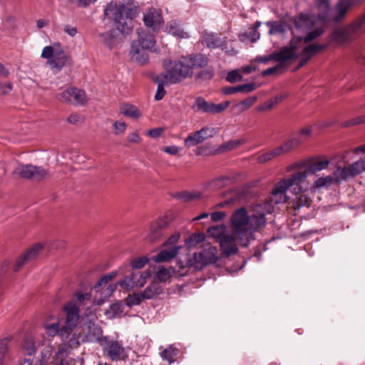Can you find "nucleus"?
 Listing matches in <instances>:
<instances>
[{
    "label": "nucleus",
    "mask_w": 365,
    "mask_h": 365,
    "mask_svg": "<svg viewBox=\"0 0 365 365\" xmlns=\"http://www.w3.org/2000/svg\"><path fill=\"white\" fill-rule=\"evenodd\" d=\"M183 58L190 67V71L194 68H204L208 64V58L201 53L192 54Z\"/></svg>",
    "instance_id": "21"
},
{
    "label": "nucleus",
    "mask_w": 365,
    "mask_h": 365,
    "mask_svg": "<svg viewBox=\"0 0 365 365\" xmlns=\"http://www.w3.org/2000/svg\"><path fill=\"white\" fill-rule=\"evenodd\" d=\"M205 239V235L203 232L193 233L185 240V242L187 247H193L203 242Z\"/></svg>",
    "instance_id": "40"
},
{
    "label": "nucleus",
    "mask_w": 365,
    "mask_h": 365,
    "mask_svg": "<svg viewBox=\"0 0 365 365\" xmlns=\"http://www.w3.org/2000/svg\"><path fill=\"white\" fill-rule=\"evenodd\" d=\"M153 79L158 84L155 99L156 101H160L164 98L166 93L165 86L170 84L166 77L165 76L160 75V73L158 74Z\"/></svg>",
    "instance_id": "28"
},
{
    "label": "nucleus",
    "mask_w": 365,
    "mask_h": 365,
    "mask_svg": "<svg viewBox=\"0 0 365 365\" xmlns=\"http://www.w3.org/2000/svg\"><path fill=\"white\" fill-rule=\"evenodd\" d=\"M75 327L64 324L61 329H59V336L61 340L66 344V341L68 339L71 335L73 334V330Z\"/></svg>",
    "instance_id": "46"
},
{
    "label": "nucleus",
    "mask_w": 365,
    "mask_h": 365,
    "mask_svg": "<svg viewBox=\"0 0 365 365\" xmlns=\"http://www.w3.org/2000/svg\"><path fill=\"white\" fill-rule=\"evenodd\" d=\"M143 22L153 31L160 30L163 24V16L155 9H150L143 16Z\"/></svg>",
    "instance_id": "14"
},
{
    "label": "nucleus",
    "mask_w": 365,
    "mask_h": 365,
    "mask_svg": "<svg viewBox=\"0 0 365 365\" xmlns=\"http://www.w3.org/2000/svg\"><path fill=\"white\" fill-rule=\"evenodd\" d=\"M120 113L125 116L137 119L141 116L139 109L130 104H126L120 109Z\"/></svg>",
    "instance_id": "38"
},
{
    "label": "nucleus",
    "mask_w": 365,
    "mask_h": 365,
    "mask_svg": "<svg viewBox=\"0 0 365 365\" xmlns=\"http://www.w3.org/2000/svg\"><path fill=\"white\" fill-rule=\"evenodd\" d=\"M284 31V26L282 24L278 23H273L271 25V28L269 30V33L273 34H277V33H282Z\"/></svg>",
    "instance_id": "64"
},
{
    "label": "nucleus",
    "mask_w": 365,
    "mask_h": 365,
    "mask_svg": "<svg viewBox=\"0 0 365 365\" xmlns=\"http://www.w3.org/2000/svg\"><path fill=\"white\" fill-rule=\"evenodd\" d=\"M303 190L299 193H293L295 197L292 202V207L294 210H298L303 207H309L312 200L309 196L305 193L308 190V185L307 184V180L302 182Z\"/></svg>",
    "instance_id": "17"
},
{
    "label": "nucleus",
    "mask_w": 365,
    "mask_h": 365,
    "mask_svg": "<svg viewBox=\"0 0 365 365\" xmlns=\"http://www.w3.org/2000/svg\"><path fill=\"white\" fill-rule=\"evenodd\" d=\"M220 246L222 255L226 257L235 254L238 250L235 239L230 234H227L224 237H221V240H220Z\"/></svg>",
    "instance_id": "16"
},
{
    "label": "nucleus",
    "mask_w": 365,
    "mask_h": 365,
    "mask_svg": "<svg viewBox=\"0 0 365 365\" xmlns=\"http://www.w3.org/2000/svg\"><path fill=\"white\" fill-rule=\"evenodd\" d=\"M201 197V193L199 192H189L185 191L181 193L179 196V199L185 201L190 202L196 199H199Z\"/></svg>",
    "instance_id": "48"
},
{
    "label": "nucleus",
    "mask_w": 365,
    "mask_h": 365,
    "mask_svg": "<svg viewBox=\"0 0 365 365\" xmlns=\"http://www.w3.org/2000/svg\"><path fill=\"white\" fill-rule=\"evenodd\" d=\"M356 31L354 26L339 28L334 30L329 36V41L337 46L350 41L352 38L353 32Z\"/></svg>",
    "instance_id": "13"
},
{
    "label": "nucleus",
    "mask_w": 365,
    "mask_h": 365,
    "mask_svg": "<svg viewBox=\"0 0 365 365\" xmlns=\"http://www.w3.org/2000/svg\"><path fill=\"white\" fill-rule=\"evenodd\" d=\"M330 164L327 159L315 160L309 164L304 170H298L296 173H303L307 174V178L310 173H315L325 170Z\"/></svg>",
    "instance_id": "24"
},
{
    "label": "nucleus",
    "mask_w": 365,
    "mask_h": 365,
    "mask_svg": "<svg viewBox=\"0 0 365 365\" xmlns=\"http://www.w3.org/2000/svg\"><path fill=\"white\" fill-rule=\"evenodd\" d=\"M229 105V101L215 104L214 103L207 101L202 97H197L194 101L192 108L196 111L205 113H220L227 108Z\"/></svg>",
    "instance_id": "10"
},
{
    "label": "nucleus",
    "mask_w": 365,
    "mask_h": 365,
    "mask_svg": "<svg viewBox=\"0 0 365 365\" xmlns=\"http://www.w3.org/2000/svg\"><path fill=\"white\" fill-rule=\"evenodd\" d=\"M230 225L240 243L247 247L251 239V216L248 215L245 207H240L233 212Z\"/></svg>",
    "instance_id": "4"
},
{
    "label": "nucleus",
    "mask_w": 365,
    "mask_h": 365,
    "mask_svg": "<svg viewBox=\"0 0 365 365\" xmlns=\"http://www.w3.org/2000/svg\"><path fill=\"white\" fill-rule=\"evenodd\" d=\"M123 312V304L121 302L118 301L110 305L109 308L106 310L105 315L108 319H113L120 317Z\"/></svg>",
    "instance_id": "32"
},
{
    "label": "nucleus",
    "mask_w": 365,
    "mask_h": 365,
    "mask_svg": "<svg viewBox=\"0 0 365 365\" xmlns=\"http://www.w3.org/2000/svg\"><path fill=\"white\" fill-rule=\"evenodd\" d=\"M178 349L174 345H170L160 352L161 358L170 364L175 362V357L178 355Z\"/></svg>",
    "instance_id": "37"
},
{
    "label": "nucleus",
    "mask_w": 365,
    "mask_h": 365,
    "mask_svg": "<svg viewBox=\"0 0 365 365\" xmlns=\"http://www.w3.org/2000/svg\"><path fill=\"white\" fill-rule=\"evenodd\" d=\"M8 349L7 339H0V365H3V360Z\"/></svg>",
    "instance_id": "57"
},
{
    "label": "nucleus",
    "mask_w": 365,
    "mask_h": 365,
    "mask_svg": "<svg viewBox=\"0 0 365 365\" xmlns=\"http://www.w3.org/2000/svg\"><path fill=\"white\" fill-rule=\"evenodd\" d=\"M302 142L298 138H293L284 142L282 145L277 148V150L279 155H284L296 148H297Z\"/></svg>",
    "instance_id": "31"
},
{
    "label": "nucleus",
    "mask_w": 365,
    "mask_h": 365,
    "mask_svg": "<svg viewBox=\"0 0 365 365\" xmlns=\"http://www.w3.org/2000/svg\"><path fill=\"white\" fill-rule=\"evenodd\" d=\"M137 34L138 40H135L132 43H138L140 48L142 47L150 52H158V48L153 35L146 32L143 29H138Z\"/></svg>",
    "instance_id": "12"
},
{
    "label": "nucleus",
    "mask_w": 365,
    "mask_h": 365,
    "mask_svg": "<svg viewBox=\"0 0 365 365\" xmlns=\"http://www.w3.org/2000/svg\"><path fill=\"white\" fill-rule=\"evenodd\" d=\"M63 310L66 313L65 324L76 327L79 320V309L75 303L70 302L64 306Z\"/></svg>",
    "instance_id": "18"
},
{
    "label": "nucleus",
    "mask_w": 365,
    "mask_h": 365,
    "mask_svg": "<svg viewBox=\"0 0 365 365\" xmlns=\"http://www.w3.org/2000/svg\"><path fill=\"white\" fill-rule=\"evenodd\" d=\"M115 31H109L99 34L102 38L103 43L109 48H112L115 42Z\"/></svg>",
    "instance_id": "43"
},
{
    "label": "nucleus",
    "mask_w": 365,
    "mask_h": 365,
    "mask_svg": "<svg viewBox=\"0 0 365 365\" xmlns=\"http://www.w3.org/2000/svg\"><path fill=\"white\" fill-rule=\"evenodd\" d=\"M163 64L165 71L160 74L165 76L170 84L178 83L192 75L183 57L179 61L164 60Z\"/></svg>",
    "instance_id": "5"
},
{
    "label": "nucleus",
    "mask_w": 365,
    "mask_h": 365,
    "mask_svg": "<svg viewBox=\"0 0 365 365\" xmlns=\"http://www.w3.org/2000/svg\"><path fill=\"white\" fill-rule=\"evenodd\" d=\"M251 106V97H249L246 98L245 101H242L240 103H238L236 105V109L239 112H242L245 110L247 108H250Z\"/></svg>",
    "instance_id": "58"
},
{
    "label": "nucleus",
    "mask_w": 365,
    "mask_h": 365,
    "mask_svg": "<svg viewBox=\"0 0 365 365\" xmlns=\"http://www.w3.org/2000/svg\"><path fill=\"white\" fill-rule=\"evenodd\" d=\"M250 73L251 66H246L245 67L229 71L226 76V80L231 83L240 82L243 81V76L245 74H250Z\"/></svg>",
    "instance_id": "23"
},
{
    "label": "nucleus",
    "mask_w": 365,
    "mask_h": 365,
    "mask_svg": "<svg viewBox=\"0 0 365 365\" xmlns=\"http://www.w3.org/2000/svg\"><path fill=\"white\" fill-rule=\"evenodd\" d=\"M74 297L79 304H85L86 302L91 299L92 295L91 292L83 293L81 292H76Z\"/></svg>",
    "instance_id": "53"
},
{
    "label": "nucleus",
    "mask_w": 365,
    "mask_h": 365,
    "mask_svg": "<svg viewBox=\"0 0 365 365\" xmlns=\"http://www.w3.org/2000/svg\"><path fill=\"white\" fill-rule=\"evenodd\" d=\"M41 57L47 59L48 64L55 73L61 71L66 66L68 61L71 60L70 56L66 54L63 50L55 51L51 46H47L43 48Z\"/></svg>",
    "instance_id": "6"
},
{
    "label": "nucleus",
    "mask_w": 365,
    "mask_h": 365,
    "mask_svg": "<svg viewBox=\"0 0 365 365\" xmlns=\"http://www.w3.org/2000/svg\"><path fill=\"white\" fill-rule=\"evenodd\" d=\"M126 128L127 125L123 121H115L113 125L114 133L117 135L123 133Z\"/></svg>",
    "instance_id": "56"
},
{
    "label": "nucleus",
    "mask_w": 365,
    "mask_h": 365,
    "mask_svg": "<svg viewBox=\"0 0 365 365\" xmlns=\"http://www.w3.org/2000/svg\"><path fill=\"white\" fill-rule=\"evenodd\" d=\"M288 96V93L287 92H283L269 101L265 102L262 106L260 108L261 110H265V109H270L274 106L278 104L279 103L282 102L283 100H284Z\"/></svg>",
    "instance_id": "41"
},
{
    "label": "nucleus",
    "mask_w": 365,
    "mask_h": 365,
    "mask_svg": "<svg viewBox=\"0 0 365 365\" xmlns=\"http://www.w3.org/2000/svg\"><path fill=\"white\" fill-rule=\"evenodd\" d=\"M200 252L207 265L215 264L219 259L218 250L216 247L207 245Z\"/></svg>",
    "instance_id": "27"
},
{
    "label": "nucleus",
    "mask_w": 365,
    "mask_h": 365,
    "mask_svg": "<svg viewBox=\"0 0 365 365\" xmlns=\"http://www.w3.org/2000/svg\"><path fill=\"white\" fill-rule=\"evenodd\" d=\"M148 262V258L142 257L131 262V267L133 269L143 268Z\"/></svg>",
    "instance_id": "55"
},
{
    "label": "nucleus",
    "mask_w": 365,
    "mask_h": 365,
    "mask_svg": "<svg viewBox=\"0 0 365 365\" xmlns=\"http://www.w3.org/2000/svg\"><path fill=\"white\" fill-rule=\"evenodd\" d=\"M277 156H280V155L278 153V152L277 150V148H276L266 153L261 155L258 158V161L259 163H265V162H267L269 160L274 159V158H276Z\"/></svg>",
    "instance_id": "50"
},
{
    "label": "nucleus",
    "mask_w": 365,
    "mask_h": 365,
    "mask_svg": "<svg viewBox=\"0 0 365 365\" xmlns=\"http://www.w3.org/2000/svg\"><path fill=\"white\" fill-rule=\"evenodd\" d=\"M232 182V179L227 175L220 176L212 179L209 185L213 189H221L229 185Z\"/></svg>",
    "instance_id": "36"
},
{
    "label": "nucleus",
    "mask_w": 365,
    "mask_h": 365,
    "mask_svg": "<svg viewBox=\"0 0 365 365\" xmlns=\"http://www.w3.org/2000/svg\"><path fill=\"white\" fill-rule=\"evenodd\" d=\"M118 284H110L108 287L101 293L106 298L108 299L113 292L116 290Z\"/></svg>",
    "instance_id": "61"
},
{
    "label": "nucleus",
    "mask_w": 365,
    "mask_h": 365,
    "mask_svg": "<svg viewBox=\"0 0 365 365\" xmlns=\"http://www.w3.org/2000/svg\"><path fill=\"white\" fill-rule=\"evenodd\" d=\"M162 150L169 155H175L180 152V148L177 145H169L163 148Z\"/></svg>",
    "instance_id": "63"
},
{
    "label": "nucleus",
    "mask_w": 365,
    "mask_h": 365,
    "mask_svg": "<svg viewBox=\"0 0 365 365\" xmlns=\"http://www.w3.org/2000/svg\"><path fill=\"white\" fill-rule=\"evenodd\" d=\"M100 345L102 346L104 355L112 361L118 360L124 350L123 345L118 341L107 336H103Z\"/></svg>",
    "instance_id": "9"
},
{
    "label": "nucleus",
    "mask_w": 365,
    "mask_h": 365,
    "mask_svg": "<svg viewBox=\"0 0 365 365\" xmlns=\"http://www.w3.org/2000/svg\"><path fill=\"white\" fill-rule=\"evenodd\" d=\"M225 225H220V226H216L213 227L209 229L208 232L210 234V235L216 239L218 240V242H220V240H221V237H224L225 235Z\"/></svg>",
    "instance_id": "45"
},
{
    "label": "nucleus",
    "mask_w": 365,
    "mask_h": 365,
    "mask_svg": "<svg viewBox=\"0 0 365 365\" xmlns=\"http://www.w3.org/2000/svg\"><path fill=\"white\" fill-rule=\"evenodd\" d=\"M165 29L168 34L176 38H187L189 37L188 34L181 29L180 24L177 21H173L169 22L167 24Z\"/></svg>",
    "instance_id": "30"
},
{
    "label": "nucleus",
    "mask_w": 365,
    "mask_h": 365,
    "mask_svg": "<svg viewBox=\"0 0 365 365\" xmlns=\"http://www.w3.org/2000/svg\"><path fill=\"white\" fill-rule=\"evenodd\" d=\"M244 143V140L242 139L229 140L225 143H222L219 148V152H223L226 150H230L234 148L239 147Z\"/></svg>",
    "instance_id": "44"
},
{
    "label": "nucleus",
    "mask_w": 365,
    "mask_h": 365,
    "mask_svg": "<svg viewBox=\"0 0 365 365\" xmlns=\"http://www.w3.org/2000/svg\"><path fill=\"white\" fill-rule=\"evenodd\" d=\"M58 99L61 101L72 103H73V88H68L58 95Z\"/></svg>",
    "instance_id": "49"
},
{
    "label": "nucleus",
    "mask_w": 365,
    "mask_h": 365,
    "mask_svg": "<svg viewBox=\"0 0 365 365\" xmlns=\"http://www.w3.org/2000/svg\"><path fill=\"white\" fill-rule=\"evenodd\" d=\"M307 180V174L294 173L279 180L273 186L269 199L252 207V232L260 230L266 225L265 216L274 212V205L285 203L289 200V189L292 193H299L302 190V182Z\"/></svg>",
    "instance_id": "2"
},
{
    "label": "nucleus",
    "mask_w": 365,
    "mask_h": 365,
    "mask_svg": "<svg viewBox=\"0 0 365 365\" xmlns=\"http://www.w3.org/2000/svg\"><path fill=\"white\" fill-rule=\"evenodd\" d=\"M168 222L164 218H159L152 223L150 230L149 239L154 242L161 237L164 230L168 227Z\"/></svg>",
    "instance_id": "19"
},
{
    "label": "nucleus",
    "mask_w": 365,
    "mask_h": 365,
    "mask_svg": "<svg viewBox=\"0 0 365 365\" xmlns=\"http://www.w3.org/2000/svg\"><path fill=\"white\" fill-rule=\"evenodd\" d=\"M109 281L107 279V278L103 275L102 277H101L98 281L96 282V284L94 285L93 289L96 292H100L102 289V287L106 286Z\"/></svg>",
    "instance_id": "60"
},
{
    "label": "nucleus",
    "mask_w": 365,
    "mask_h": 365,
    "mask_svg": "<svg viewBox=\"0 0 365 365\" xmlns=\"http://www.w3.org/2000/svg\"><path fill=\"white\" fill-rule=\"evenodd\" d=\"M202 43L210 48H217L222 46V41L216 34L205 33L202 36Z\"/></svg>",
    "instance_id": "34"
},
{
    "label": "nucleus",
    "mask_w": 365,
    "mask_h": 365,
    "mask_svg": "<svg viewBox=\"0 0 365 365\" xmlns=\"http://www.w3.org/2000/svg\"><path fill=\"white\" fill-rule=\"evenodd\" d=\"M360 0H339L336 8L334 19L335 21H339L341 20L348 10L354 5L358 4Z\"/></svg>",
    "instance_id": "20"
},
{
    "label": "nucleus",
    "mask_w": 365,
    "mask_h": 365,
    "mask_svg": "<svg viewBox=\"0 0 365 365\" xmlns=\"http://www.w3.org/2000/svg\"><path fill=\"white\" fill-rule=\"evenodd\" d=\"M13 85L11 82H0V95H6L9 93L11 91Z\"/></svg>",
    "instance_id": "59"
},
{
    "label": "nucleus",
    "mask_w": 365,
    "mask_h": 365,
    "mask_svg": "<svg viewBox=\"0 0 365 365\" xmlns=\"http://www.w3.org/2000/svg\"><path fill=\"white\" fill-rule=\"evenodd\" d=\"M14 178H24L41 181L48 176V172L41 166L32 164H20L12 171Z\"/></svg>",
    "instance_id": "7"
},
{
    "label": "nucleus",
    "mask_w": 365,
    "mask_h": 365,
    "mask_svg": "<svg viewBox=\"0 0 365 365\" xmlns=\"http://www.w3.org/2000/svg\"><path fill=\"white\" fill-rule=\"evenodd\" d=\"M81 339L82 336L80 334L73 333L66 341V344L71 348L78 347L81 344Z\"/></svg>",
    "instance_id": "51"
},
{
    "label": "nucleus",
    "mask_w": 365,
    "mask_h": 365,
    "mask_svg": "<svg viewBox=\"0 0 365 365\" xmlns=\"http://www.w3.org/2000/svg\"><path fill=\"white\" fill-rule=\"evenodd\" d=\"M179 247L173 246L169 249L161 250L159 253L152 257L155 262H164L173 259L178 253Z\"/></svg>",
    "instance_id": "25"
},
{
    "label": "nucleus",
    "mask_w": 365,
    "mask_h": 365,
    "mask_svg": "<svg viewBox=\"0 0 365 365\" xmlns=\"http://www.w3.org/2000/svg\"><path fill=\"white\" fill-rule=\"evenodd\" d=\"M140 8L134 0H122L118 4L110 2L104 9V16L115 23L117 29L128 34L133 29V19L138 16Z\"/></svg>",
    "instance_id": "3"
},
{
    "label": "nucleus",
    "mask_w": 365,
    "mask_h": 365,
    "mask_svg": "<svg viewBox=\"0 0 365 365\" xmlns=\"http://www.w3.org/2000/svg\"><path fill=\"white\" fill-rule=\"evenodd\" d=\"M214 135V128L203 127L200 130L189 134L185 139V144L188 148L194 147Z\"/></svg>",
    "instance_id": "11"
},
{
    "label": "nucleus",
    "mask_w": 365,
    "mask_h": 365,
    "mask_svg": "<svg viewBox=\"0 0 365 365\" xmlns=\"http://www.w3.org/2000/svg\"><path fill=\"white\" fill-rule=\"evenodd\" d=\"M314 8L318 12L317 16L300 14L294 19V28L292 29L294 38L291 46L282 49L275 55L277 60L284 62L298 55L304 58L307 61L319 51L323 50L324 44H312L305 46L302 53L297 50L294 45L296 42L304 41L305 43L310 42L324 32L325 19L331 11L329 0H316Z\"/></svg>",
    "instance_id": "1"
},
{
    "label": "nucleus",
    "mask_w": 365,
    "mask_h": 365,
    "mask_svg": "<svg viewBox=\"0 0 365 365\" xmlns=\"http://www.w3.org/2000/svg\"><path fill=\"white\" fill-rule=\"evenodd\" d=\"M163 289L158 282L150 283L146 288L142 291V296L144 299H153L157 298L163 293Z\"/></svg>",
    "instance_id": "26"
},
{
    "label": "nucleus",
    "mask_w": 365,
    "mask_h": 365,
    "mask_svg": "<svg viewBox=\"0 0 365 365\" xmlns=\"http://www.w3.org/2000/svg\"><path fill=\"white\" fill-rule=\"evenodd\" d=\"M170 277V274L165 268L160 269L155 274V279L162 282L168 281Z\"/></svg>",
    "instance_id": "54"
},
{
    "label": "nucleus",
    "mask_w": 365,
    "mask_h": 365,
    "mask_svg": "<svg viewBox=\"0 0 365 365\" xmlns=\"http://www.w3.org/2000/svg\"><path fill=\"white\" fill-rule=\"evenodd\" d=\"M42 248L43 245L41 243H37L34 245L22 256L16 259V264L14 267V270L15 272L19 271L26 262L34 259L39 255Z\"/></svg>",
    "instance_id": "15"
},
{
    "label": "nucleus",
    "mask_w": 365,
    "mask_h": 365,
    "mask_svg": "<svg viewBox=\"0 0 365 365\" xmlns=\"http://www.w3.org/2000/svg\"><path fill=\"white\" fill-rule=\"evenodd\" d=\"M46 333L49 336H54L56 334H59V322L57 321L51 324H47L44 326Z\"/></svg>",
    "instance_id": "52"
},
{
    "label": "nucleus",
    "mask_w": 365,
    "mask_h": 365,
    "mask_svg": "<svg viewBox=\"0 0 365 365\" xmlns=\"http://www.w3.org/2000/svg\"><path fill=\"white\" fill-rule=\"evenodd\" d=\"M103 331L101 327L97 324L90 325L88 331L85 336L86 340L88 342H101Z\"/></svg>",
    "instance_id": "29"
},
{
    "label": "nucleus",
    "mask_w": 365,
    "mask_h": 365,
    "mask_svg": "<svg viewBox=\"0 0 365 365\" xmlns=\"http://www.w3.org/2000/svg\"><path fill=\"white\" fill-rule=\"evenodd\" d=\"M251 92V83H246L245 84L236 86H227L222 88V93L224 95H232L236 93H250Z\"/></svg>",
    "instance_id": "33"
},
{
    "label": "nucleus",
    "mask_w": 365,
    "mask_h": 365,
    "mask_svg": "<svg viewBox=\"0 0 365 365\" xmlns=\"http://www.w3.org/2000/svg\"><path fill=\"white\" fill-rule=\"evenodd\" d=\"M148 51L147 49L140 48L138 43H131L130 53L132 58L141 64L148 63L149 58Z\"/></svg>",
    "instance_id": "22"
},
{
    "label": "nucleus",
    "mask_w": 365,
    "mask_h": 365,
    "mask_svg": "<svg viewBox=\"0 0 365 365\" xmlns=\"http://www.w3.org/2000/svg\"><path fill=\"white\" fill-rule=\"evenodd\" d=\"M150 277V271L133 272L130 276L120 280L118 285L126 290L135 287H143L146 283V279Z\"/></svg>",
    "instance_id": "8"
},
{
    "label": "nucleus",
    "mask_w": 365,
    "mask_h": 365,
    "mask_svg": "<svg viewBox=\"0 0 365 365\" xmlns=\"http://www.w3.org/2000/svg\"><path fill=\"white\" fill-rule=\"evenodd\" d=\"M87 103V97L84 91L73 88V104L83 106Z\"/></svg>",
    "instance_id": "39"
},
{
    "label": "nucleus",
    "mask_w": 365,
    "mask_h": 365,
    "mask_svg": "<svg viewBox=\"0 0 365 365\" xmlns=\"http://www.w3.org/2000/svg\"><path fill=\"white\" fill-rule=\"evenodd\" d=\"M187 263L190 267L197 270H200L207 265L200 252L194 253L188 259Z\"/></svg>",
    "instance_id": "35"
},
{
    "label": "nucleus",
    "mask_w": 365,
    "mask_h": 365,
    "mask_svg": "<svg viewBox=\"0 0 365 365\" xmlns=\"http://www.w3.org/2000/svg\"><path fill=\"white\" fill-rule=\"evenodd\" d=\"M142 300H144V298H143L142 292H140V293L129 295L125 303L128 307H133L139 305Z\"/></svg>",
    "instance_id": "47"
},
{
    "label": "nucleus",
    "mask_w": 365,
    "mask_h": 365,
    "mask_svg": "<svg viewBox=\"0 0 365 365\" xmlns=\"http://www.w3.org/2000/svg\"><path fill=\"white\" fill-rule=\"evenodd\" d=\"M163 131L164 129L163 128H155L149 130L147 132V135L152 138H158L162 135Z\"/></svg>",
    "instance_id": "62"
},
{
    "label": "nucleus",
    "mask_w": 365,
    "mask_h": 365,
    "mask_svg": "<svg viewBox=\"0 0 365 365\" xmlns=\"http://www.w3.org/2000/svg\"><path fill=\"white\" fill-rule=\"evenodd\" d=\"M23 351L26 355H33L36 353V349L35 341L32 338H27L23 342Z\"/></svg>",
    "instance_id": "42"
}]
</instances>
